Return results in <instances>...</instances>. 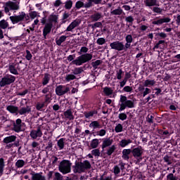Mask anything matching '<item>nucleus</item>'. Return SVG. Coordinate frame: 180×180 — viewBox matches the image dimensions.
Listing matches in <instances>:
<instances>
[{"label": "nucleus", "instance_id": "2eb2a0df", "mask_svg": "<svg viewBox=\"0 0 180 180\" xmlns=\"http://www.w3.org/2000/svg\"><path fill=\"white\" fill-rule=\"evenodd\" d=\"M81 21L79 20H75L72 22L66 28L65 32H72L73 29H75L77 26H79Z\"/></svg>", "mask_w": 180, "mask_h": 180}, {"label": "nucleus", "instance_id": "a878e982", "mask_svg": "<svg viewBox=\"0 0 180 180\" xmlns=\"http://www.w3.org/2000/svg\"><path fill=\"white\" fill-rule=\"evenodd\" d=\"M51 78V75L49 73H44V77L42 78L41 84L43 86H46L49 82H50V79Z\"/></svg>", "mask_w": 180, "mask_h": 180}, {"label": "nucleus", "instance_id": "9b49d317", "mask_svg": "<svg viewBox=\"0 0 180 180\" xmlns=\"http://www.w3.org/2000/svg\"><path fill=\"white\" fill-rule=\"evenodd\" d=\"M110 47L112 50H116L117 51H123V42L120 41H115L110 44Z\"/></svg>", "mask_w": 180, "mask_h": 180}, {"label": "nucleus", "instance_id": "c03bdc74", "mask_svg": "<svg viewBox=\"0 0 180 180\" xmlns=\"http://www.w3.org/2000/svg\"><path fill=\"white\" fill-rule=\"evenodd\" d=\"M15 167L17 168H22V167H25V160H18L15 162Z\"/></svg>", "mask_w": 180, "mask_h": 180}, {"label": "nucleus", "instance_id": "5701e85b", "mask_svg": "<svg viewBox=\"0 0 180 180\" xmlns=\"http://www.w3.org/2000/svg\"><path fill=\"white\" fill-rule=\"evenodd\" d=\"M8 70L10 71L11 74L13 75H19V72H18V65L12 64L8 66Z\"/></svg>", "mask_w": 180, "mask_h": 180}, {"label": "nucleus", "instance_id": "a18cd8bd", "mask_svg": "<svg viewBox=\"0 0 180 180\" xmlns=\"http://www.w3.org/2000/svg\"><path fill=\"white\" fill-rule=\"evenodd\" d=\"M70 18V13H68L67 11H65L63 15V18H62V23H66L67 20H68V19Z\"/></svg>", "mask_w": 180, "mask_h": 180}, {"label": "nucleus", "instance_id": "69168bd1", "mask_svg": "<svg viewBox=\"0 0 180 180\" xmlns=\"http://www.w3.org/2000/svg\"><path fill=\"white\" fill-rule=\"evenodd\" d=\"M153 12H154V13H159L161 15L162 13V8L159 7H153Z\"/></svg>", "mask_w": 180, "mask_h": 180}, {"label": "nucleus", "instance_id": "4c0bfd02", "mask_svg": "<svg viewBox=\"0 0 180 180\" xmlns=\"http://www.w3.org/2000/svg\"><path fill=\"white\" fill-rule=\"evenodd\" d=\"M98 146H99V139H93L90 143V147H91V148H96Z\"/></svg>", "mask_w": 180, "mask_h": 180}, {"label": "nucleus", "instance_id": "e433bc0d", "mask_svg": "<svg viewBox=\"0 0 180 180\" xmlns=\"http://www.w3.org/2000/svg\"><path fill=\"white\" fill-rule=\"evenodd\" d=\"M155 85V80L146 79L144 82V86H154Z\"/></svg>", "mask_w": 180, "mask_h": 180}, {"label": "nucleus", "instance_id": "3c124183", "mask_svg": "<svg viewBox=\"0 0 180 180\" xmlns=\"http://www.w3.org/2000/svg\"><path fill=\"white\" fill-rule=\"evenodd\" d=\"M115 133H122V131H123V125H122V124H118L115 127Z\"/></svg>", "mask_w": 180, "mask_h": 180}, {"label": "nucleus", "instance_id": "a19ab883", "mask_svg": "<svg viewBox=\"0 0 180 180\" xmlns=\"http://www.w3.org/2000/svg\"><path fill=\"white\" fill-rule=\"evenodd\" d=\"M103 61L101 60H96L94 62L91 63V65L93 67V68H94V70H96L98 68V67H99V65H101V64H102Z\"/></svg>", "mask_w": 180, "mask_h": 180}, {"label": "nucleus", "instance_id": "774afa93", "mask_svg": "<svg viewBox=\"0 0 180 180\" xmlns=\"http://www.w3.org/2000/svg\"><path fill=\"white\" fill-rule=\"evenodd\" d=\"M167 180H178L176 176H174V174L170 173L167 176Z\"/></svg>", "mask_w": 180, "mask_h": 180}, {"label": "nucleus", "instance_id": "4468645a", "mask_svg": "<svg viewBox=\"0 0 180 180\" xmlns=\"http://www.w3.org/2000/svg\"><path fill=\"white\" fill-rule=\"evenodd\" d=\"M53 29V24L51 22H47L43 29V36L44 39H47V34H50L51 33V30Z\"/></svg>", "mask_w": 180, "mask_h": 180}, {"label": "nucleus", "instance_id": "6ab92c4d", "mask_svg": "<svg viewBox=\"0 0 180 180\" xmlns=\"http://www.w3.org/2000/svg\"><path fill=\"white\" fill-rule=\"evenodd\" d=\"M112 144H113V139H111L110 138L103 139L101 148H103V150H105V148L110 147Z\"/></svg>", "mask_w": 180, "mask_h": 180}, {"label": "nucleus", "instance_id": "de8ad7c7", "mask_svg": "<svg viewBox=\"0 0 180 180\" xmlns=\"http://www.w3.org/2000/svg\"><path fill=\"white\" fill-rule=\"evenodd\" d=\"M161 44L164 46L165 44V40H159L158 42L155 44L153 47V50H155V49H161Z\"/></svg>", "mask_w": 180, "mask_h": 180}, {"label": "nucleus", "instance_id": "cd10ccee", "mask_svg": "<svg viewBox=\"0 0 180 180\" xmlns=\"http://www.w3.org/2000/svg\"><path fill=\"white\" fill-rule=\"evenodd\" d=\"M48 20H49L48 23H51V25H53V23H58V16L55 14H51L49 15Z\"/></svg>", "mask_w": 180, "mask_h": 180}, {"label": "nucleus", "instance_id": "c85d7f7f", "mask_svg": "<svg viewBox=\"0 0 180 180\" xmlns=\"http://www.w3.org/2000/svg\"><path fill=\"white\" fill-rule=\"evenodd\" d=\"M64 116L66 119H69V120H74V115H72V110H71V109L65 111Z\"/></svg>", "mask_w": 180, "mask_h": 180}, {"label": "nucleus", "instance_id": "6e6552de", "mask_svg": "<svg viewBox=\"0 0 180 180\" xmlns=\"http://www.w3.org/2000/svg\"><path fill=\"white\" fill-rule=\"evenodd\" d=\"M10 124H13V127L12 128V130L15 133H20V131H23V129H22V125L25 124V122H22L21 119L18 118L15 122L14 120H11Z\"/></svg>", "mask_w": 180, "mask_h": 180}, {"label": "nucleus", "instance_id": "37998d69", "mask_svg": "<svg viewBox=\"0 0 180 180\" xmlns=\"http://www.w3.org/2000/svg\"><path fill=\"white\" fill-rule=\"evenodd\" d=\"M72 8V1L68 0L65 2V8L68 11H70Z\"/></svg>", "mask_w": 180, "mask_h": 180}, {"label": "nucleus", "instance_id": "e2e57ef3", "mask_svg": "<svg viewBox=\"0 0 180 180\" xmlns=\"http://www.w3.org/2000/svg\"><path fill=\"white\" fill-rule=\"evenodd\" d=\"M96 43L99 46H103V44L106 43V39H105V38H98L96 41Z\"/></svg>", "mask_w": 180, "mask_h": 180}, {"label": "nucleus", "instance_id": "680f3d73", "mask_svg": "<svg viewBox=\"0 0 180 180\" xmlns=\"http://www.w3.org/2000/svg\"><path fill=\"white\" fill-rule=\"evenodd\" d=\"M50 89H51V85H47L46 87H44L41 92L46 95V94H49L50 92Z\"/></svg>", "mask_w": 180, "mask_h": 180}, {"label": "nucleus", "instance_id": "72a5a7b5", "mask_svg": "<svg viewBox=\"0 0 180 180\" xmlns=\"http://www.w3.org/2000/svg\"><path fill=\"white\" fill-rule=\"evenodd\" d=\"M111 15H119L120 16V15H122L123 13V9H122V8L118 7L117 8L112 11L110 12Z\"/></svg>", "mask_w": 180, "mask_h": 180}, {"label": "nucleus", "instance_id": "c756f323", "mask_svg": "<svg viewBox=\"0 0 180 180\" xmlns=\"http://www.w3.org/2000/svg\"><path fill=\"white\" fill-rule=\"evenodd\" d=\"M95 115H98V110H94L88 112H84V117H86V119H89V117H93V116H95Z\"/></svg>", "mask_w": 180, "mask_h": 180}, {"label": "nucleus", "instance_id": "f8f14e48", "mask_svg": "<svg viewBox=\"0 0 180 180\" xmlns=\"http://www.w3.org/2000/svg\"><path fill=\"white\" fill-rule=\"evenodd\" d=\"M30 136L34 140L37 139V137H41L43 136V132H41V127H38L36 129H32L30 131Z\"/></svg>", "mask_w": 180, "mask_h": 180}, {"label": "nucleus", "instance_id": "f03ea898", "mask_svg": "<svg viewBox=\"0 0 180 180\" xmlns=\"http://www.w3.org/2000/svg\"><path fill=\"white\" fill-rule=\"evenodd\" d=\"M120 103L119 112H123L127 108L128 109H133L134 108V101L128 100L126 96H120Z\"/></svg>", "mask_w": 180, "mask_h": 180}, {"label": "nucleus", "instance_id": "8fccbe9b", "mask_svg": "<svg viewBox=\"0 0 180 180\" xmlns=\"http://www.w3.org/2000/svg\"><path fill=\"white\" fill-rule=\"evenodd\" d=\"M46 13H48L46 11H43L44 17L41 19V23H42V25H47L46 22H47V15H46Z\"/></svg>", "mask_w": 180, "mask_h": 180}, {"label": "nucleus", "instance_id": "b1692460", "mask_svg": "<svg viewBox=\"0 0 180 180\" xmlns=\"http://www.w3.org/2000/svg\"><path fill=\"white\" fill-rule=\"evenodd\" d=\"M32 108L27 105V107H22L20 110L18 109V114L20 115H26V113H30Z\"/></svg>", "mask_w": 180, "mask_h": 180}, {"label": "nucleus", "instance_id": "ea45409f", "mask_svg": "<svg viewBox=\"0 0 180 180\" xmlns=\"http://www.w3.org/2000/svg\"><path fill=\"white\" fill-rule=\"evenodd\" d=\"M67 40V36L62 35L60 37L59 39L56 40V44L57 46H61V44L64 43Z\"/></svg>", "mask_w": 180, "mask_h": 180}, {"label": "nucleus", "instance_id": "2f4dec72", "mask_svg": "<svg viewBox=\"0 0 180 180\" xmlns=\"http://www.w3.org/2000/svg\"><path fill=\"white\" fill-rule=\"evenodd\" d=\"M103 94H105V96H110L113 94V90L112 88L105 86L103 88Z\"/></svg>", "mask_w": 180, "mask_h": 180}, {"label": "nucleus", "instance_id": "603ef678", "mask_svg": "<svg viewBox=\"0 0 180 180\" xmlns=\"http://www.w3.org/2000/svg\"><path fill=\"white\" fill-rule=\"evenodd\" d=\"M113 174L115 175V176H117L120 174V167L118 165L114 166Z\"/></svg>", "mask_w": 180, "mask_h": 180}, {"label": "nucleus", "instance_id": "dca6fc26", "mask_svg": "<svg viewBox=\"0 0 180 180\" xmlns=\"http://www.w3.org/2000/svg\"><path fill=\"white\" fill-rule=\"evenodd\" d=\"M30 175H32V180H46V176H43V172L36 173L32 171Z\"/></svg>", "mask_w": 180, "mask_h": 180}, {"label": "nucleus", "instance_id": "79ce46f5", "mask_svg": "<svg viewBox=\"0 0 180 180\" xmlns=\"http://www.w3.org/2000/svg\"><path fill=\"white\" fill-rule=\"evenodd\" d=\"M73 79H77V76L75 75H67L65 77V81L70 82V81H73Z\"/></svg>", "mask_w": 180, "mask_h": 180}, {"label": "nucleus", "instance_id": "58836bf2", "mask_svg": "<svg viewBox=\"0 0 180 180\" xmlns=\"http://www.w3.org/2000/svg\"><path fill=\"white\" fill-rule=\"evenodd\" d=\"M64 141H65V138H61L58 141L57 146L59 149L63 150L64 148Z\"/></svg>", "mask_w": 180, "mask_h": 180}, {"label": "nucleus", "instance_id": "473e14b6", "mask_svg": "<svg viewBox=\"0 0 180 180\" xmlns=\"http://www.w3.org/2000/svg\"><path fill=\"white\" fill-rule=\"evenodd\" d=\"M131 143V139H122L120 141V147L124 148L126 146H129Z\"/></svg>", "mask_w": 180, "mask_h": 180}, {"label": "nucleus", "instance_id": "f3484780", "mask_svg": "<svg viewBox=\"0 0 180 180\" xmlns=\"http://www.w3.org/2000/svg\"><path fill=\"white\" fill-rule=\"evenodd\" d=\"M5 5L8 6L10 11H19V4L16 2L8 1Z\"/></svg>", "mask_w": 180, "mask_h": 180}, {"label": "nucleus", "instance_id": "bb28decb", "mask_svg": "<svg viewBox=\"0 0 180 180\" xmlns=\"http://www.w3.org/2000/svg\"><path fill=\"white\" fill-rule=\"evenodd\" d=\"M131 154V149H124L122 150V158L126 161L130 160V155Z\"/></svg>", "mask_w": 180, "mask_h": 180}, {"label": "nucleus", "instance_id": "4be33fe9", "mask_svg": "<svg viewBox=\"0 0 180 180\" xmlns=\"http://www.w3.org/2000/svg\"><path fill=\"white\" fill-rule=\"evenodd\" d=\"M102 3V0H87L86 3V8H92L94 5H99Z\"/></svg>", "mask_w": 180, "mask_h": 180}, {"label": "nucleus", "instance_id": "5fc2aeb1", "mask_svg": "<svg viewBox=\"0 0 180 180\" xmlns=\"http://www.w3.org/2000/svg\"><path fill=\"white\" fill-rule=\"evenodd\" d=\"M118 167H120V170H122V172H123L124 169H126V163L123 162L122 160H120Z\"/></svg>", "mask_w": 180, "mask_h": 180}, {"label": "nucleus", "instance_id": "bf43d9fd", "mask_svg": "<svg viewBox=\"0 0 180 180\" xmlns=\"http://www.w3.org/2000/svg\"><path fill=\"white\" fill-rule=\"evenodd\" d=\"M91 154L93 155H94V157H100L101 156V150H99V149L92 150Z\"/></svg>", "mask_w": 180, "mask_h": 180}, {"label": "nucleus", "instance_id": "7ed1b4c3", "mask_svg": "<svg viewBox=\"0 0 180 180\" xmlns=\"http://www.w3.org/2000/svg\"><path fill=\"white\" fill-rule=\"evenodd\" d=\"M9 19L13 23V25H22V22H27L30 19L29 16L25 13V11H22L19 13V15H15L9 17Z\"/></svg>", "mask_w": 180, "mask_h": 180}, {"label": "nucleus", "instance_id": "f257e3e1", "mask_svg": "<svg viewBox=\"0 0 180 180\" xmlns=\"http://www.w3.org/2000/svg\"><path fill=\"white\" fill-rule=\"evenodd\" d=\"M72 168L74 174H82V172H85V171L91 169L92 166L91 165V162L88 160H84L83 162L76 160Z\"/></svg>", "mask_w": 180, "mask_h": 180}, {"label": "nucleus", "instance_id": "09e8293b", "mask_svg": "<svg viewBox=\"0 0 180 180\" xmlns=\"http://www.w3.org/2000/svg\"><path fill=\"white\" fill-rule=\"evenodd\" d=\"M89 49H88L86 46H82L80 49V51L78 53V54L79 56L82 55V54H88V51H89Z\"/></svg>", "mask_w": 180, "mask_h": 180}, {"label": "nucleus", "instance_id": "0e129e2a", "mask_svg": "<svg viewBox=\"0 0 180 180\" xmlns=\"http://www.w3.org/2000/svg\"><path fill=\"white\" fill-rule=\"evenodd\" d=\"M32 57H33V55H32V53H30V51L26 50V56H25L26 60H27V61H30Z\"/></svg>", "mask_w": 180, "mask_h": 180}, {"label": "nucleus", "instance_id": "f704fd0d", "mask_svg": "<svg viewBox=\"0 0 180 180\" xmlns=\"http://www.w3.org/2000/svg\"><path fill=\"white\" fill-rule=\"evenodd\" d=\"M115 151H116V146L112 145L108 148V149L107 150L106 154L107 155H108V157H110V155H112V154H113Z\"/></svg>", "mask_w": 180, "mask_h": 180}, {"label": "nucleus", "instance_id": "412c9836", "mask_svg": "<svg viewBox=\"0 0 180 180\" xmlns=\"http://www.w3.org/2000/svg\"><path fill=\"white\" fill-rule=\"evenodd\" d=\"M6 110L13 115H18L19 108L15 105H8L6 107Z\"/></svg>", "mask_w": 180, "mask_h": 180}, {"label": "nucleus", "instance_id": "0eeeda50", "mask_svg": "<svg viewBox=\"0 0 180 180\" xmlns=\"http://www.w3.org/2000/svg\"><path fill=\"white\" fill-rule=\"evenodd\" d=\"M16 81V77L7 74L4 75L0 80V87L4 88L5 86H8V85H11V84H13Z\"/></svg>", "mask_w": 180, "mask_h": 180}, {"label": "nucleus", "instance_id": "1a4fd4ad", "mask_svg": "<svg viewBox=\"0 0 180 180\" xmlns=\"http://www.w3.org/2000/svg\"><path fill=\"white\" fill-rule=\"evenodd\" d=\"M143 148H141V146H138L131 149V154L136 160H138V161L140 162L142 160L141 157H143Z\"/></svg>", "mask_w": 180, "mask_h": 180}, {"label": "nucleus", "instance_id": "052dcab7", "mask_svg": "<svg viewBox=\"0 0 180 180\" xmlns=\"http://www.w3.org/2000/svg\"><path fill=\"white\" fill-rule=\"evenodd\" d=\"M149 94H151V90L149 88H146L145 90L143 91V92H142V94H141L143 98L147 96V95H148Z\"/></svg>", "mask_w": 180, "mask_h": 180}, {"label": "nucleus", "instance_id": "a211bd4d", "mask_svg": "<svg viewBox=\"0 0 180 180\" xmlns=\"http://www.w3.org/2000/svg\"><path fill=\"white\" fill-rule=\"evenodd\" d=\"M169 22H171V18L167 17L153 20L152 22V25H157L158 26H160V25H162L163 23H169Z\"/></svg>", "mask_w": 180, "mask_h": 180}, {"label": "nucleus", "instance_id": "20e7f679", "mask_svg": "<svg viewBox=\"0 0 180 180\" xmlns=\"http://www.w3.org/2000/svg\"><path fill=\"white\" fill-rule=\"evenodd\" d=\"M89 127L90 129H93L91 131V134H94V137L95 136H100L101 137H103V136H105L106 134V130L105 129H101L100 131H96V129H101L102 127L98 121L91 122L89 124Z\"/></svg>", "mask_w": 180, "mask_h": 180}, {"label": "nucleus", "instance_id": "7c9ffc66", "mask_svg": "<svg viewBox=\"0 0 180 180\" xmlns=\"http://www.w3.org/2000/svg\"><path fill=\"white\" fill-rule=\"evenodd\" d=\"M76 9H81V8H86V9H89V7H86V3L84 4L81 1H77L75 4Z\"/></svg>", "mask_w": 180, "mask_h": 180}, {"label": "nucleus", "instance_id": "39448f33", "mask_svg": "<svg viewBox=\"0 0 180 180\" xmlns=\"http://www.w3.org/2000/svg\"><path fill=\"white\" fill-rule=\"evenodd\" d=\"M91 60H92V54L84 53L78 56L76 59H75L72 62V64H73L74 65H82V64L89 63Z\"/></svg>", "mask_w": 180, "mask_h": 180}, {"label": "nucleus", "instance_id": "13d9d810", "mask_svg": "<svg viewBox=\"0 0 180 180\" xmlns=\"http://www.w3.org/2000/svg\"><path fill=\"white\" fill-rule=\"evenodd\" d=\"M53 180H64V177L59 172H56Z\"/></svg>", "mask_w": 180, "mask_h": 180}, {"label": "nucleus", "instance_id": "c9c22d12", "mask_svg": "<svg viewBox=\"0 0 180 180\" xmlns=\"http://www.w3.org/2000/svg\"><path fill=\"white\" fill-rule=\"evenodd\" d=\"M146 6H155L157 0H145Z\"/></svg>", "mask_w": 180, "mask_h": 180}, {"label": "nucleus", "instance_id": "393cba45", "mask_svg": "<svg viewBox=\"0 0 180 180\" xmlns=\"http://www.w3.org/2000/svg\"><path fill=\"white\" fill-rule=\"evenodd\" d=\"M16 139H17L16 136L11 135L4 138L3 140V142L5 144H9L10 143H13L14 141H16Z\"/></svg>", "mask_w": 180, "mask_h": 180}, {"label": "nucleus", "instance_id": "864d4df0", "mask_svg": "<svg viewBox=\"0 0 180 180\" xmlns=\"http://www.w3.org/2000/svg\"><path fill=\"white\" fill-rule=\"evenodd\" d=\"M82 71H84V70L82 69V67L75 68L73 70V74H74V75H78L81 74L82 72Z\"/></svg>", "mask_w": 180, "mask_h": 180}, {"label": "nucleus", "instance_id": "9d476101", "mask_svg": "<svg viewBox=\"0 0 180 180\" xmlns=\"http://www.w3.org/2000/svg\"><path fill=\"white\" fill-rule=\"evenodd\" d=\"M55 92L58 96H63V95H65V94L70 92V87L64 85H59L56 86Z\"/></svg>", "mask_w": 180, "mask_h": 180}, {"label": "nucleus", "instance_id": "aec40b11", "mask_svg": "<svg viewBox=\"0 0 180 180\" xmlns=\"http://www.w3.org/2000/svg\"><path fill=\"white\" fill-rule=\"evenodd\" d=\"M103 18L102 13L96 11L90 16V19L93 22H98V20H101Z\"/></svg>", "mask_w": 180, "mask_h": 180}, {"label": "nucleus", "instance_id": "6e6d98bb", "mask_svg": "<svg viewBox=\"0 0 180 180\" xmlns=\"http://www.w3.org/2000/svg\"><path fill=\"white\" fill-rule=\"evenodd\" d=\"M45 148L48 150V151H51V150H53V141L49 140Z\"/></svg>", "mask_w": 180, "mask_h": 180}, {"label": "nucleus", "instance_id": "ddd939ff", "mask_svg": "<svg viewBox=\"0 0 180 180\" xmlns=\"http://www.w3.org/2000/svg\"><path fill=\"white\" fill-rule=\"evenodd\" d=\"M9 27V22L5 19L1 20H0V39H4V30L5 29H8Z\"/></svg>", "mask_w": 180, "mask_h": 180}, {"label": "nucleus", "instance_id": "423d86ee", "mask_svg": "<svg viewBox=\"0 0 180 180\" xmlns=\"http://www.w3.org/2000/svg\"><path fill=\"white\" fill-rule=\"evenodd\" d=\"M71 165H72V163L70 160H63L60 162L58 169L60 172L65 175L71 172Z\"/></svg>", "mask_w": 180, "mask_h": 180}, {"label": "nucleus", "instance_id": "49530a36", "mask_svg": "<svg viewBox=\"0 0 180 180\" xmlns=\"http://www.w3.org/2000/svg\"><path fill=\"white\" fill-rule=\"evenodd\" d=\"M51 96H50L49 94H46L45 98H44V101L43 102V103L47 106L49 105V103H50V102H51Z\"/></svg>", "mask_w": 180, "mask_h": 180}, {"label": "nucleus", "instance_id": "338daca9", "mask_svg": "<svg viewBox=\"0 0 180 180\" xmlns=\"http://www.w3.org/2000/svg\"><path fill=\"white\" fill-rule=\"evenodd\" d=\"M118 117L120 120H126V119H127V115H126L124 112H122L119 114Z\"/></svg>", "mask_w": 180, "mask_h": 180}, {"label": "nucleus", "instance_id": "4d7b16f0", "mask_svg": "<svg viewBox=\"0 0 180 180\" xmlns=\"http://www.w3.org/2000/svg\"><path fill=\"white\" fill-rule=\"evenodd\" d=\"M46 106L47 105L43 103H37L36 105V109L37 110H41V109H43V108H46Z\"/></svg>", "mask_w": 180, "mask_h": 180}]
</instances>
